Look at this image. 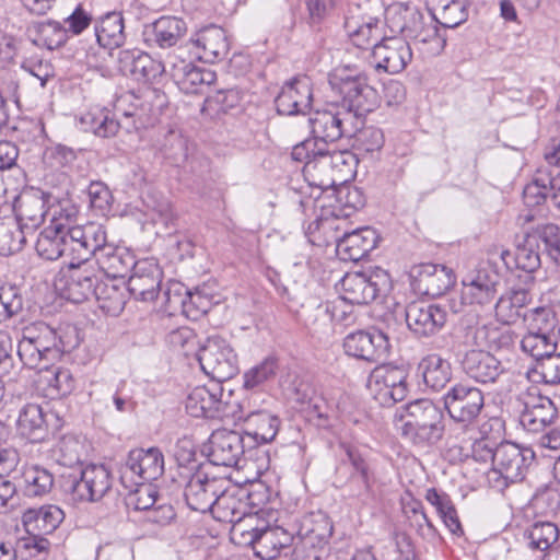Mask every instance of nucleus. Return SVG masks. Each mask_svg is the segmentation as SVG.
<instances>
[{
  "mask_svg": "<svg viewBox=\"0 0 560 560\" xmlns=\"http://www.w3.org/2000/svg\"><path fill=\"white\" fill-rule=\"evenodd\" d=\"M63 352L60 337L48 324L35 322L23 327L18 354L25 368H47L59 360Z\"/></svg>",
  "mask_w": 560,
  "mask_h": 560,
  "instance_id": "nucleus-1",
  "label": "nucleus"
},
{
  "mask_svg": "<svg viewBox=\"0 0 560 560\" xmlns=\"http://www.w3.org/2000/svg\"><path fill=\"white\" fill-rule=\"evenodd\" d=\"M408 420L401 427L402 435L419 446L434 445L443 439L444 412L430 399H416L406 405Z\"/></svg>",
  "mask_w": 560,
  "mask_h": 560,
  "instance_id": "nucleus-2",
  "label": "nucleus"
},
{
  "mask_svg": "<svg viewBox=\"0 0 560 560\" xmlns=\"http://www.w3.org/2000/svg\"><path fill=\"white\" fill-rule=\"evenodd\" d=\"M377 1H351L345 12L343 30L351 43L359 48H374L385 35L386 23L380 15Z\"/></svg>",
  "mask_w": 560,
  "mask_h": 560,
  "instance_id": "nucleus-3",
  "label": "nucleus"
},
{
  "mask_svg": "<svg viewBox=\"0 0 560 560\" xmlns=\"http://www.w3.org/2000/svg\"><path fill=\"white\" fill-rule=\"evenodd\" d=\"M535 459V452L513 442H502L497 446L494 465L487 474L491 488L503 491L510 483L522 481Z\"/></svg>",
  "mask_w": 560,
  "mask_h": 560,
  "instance_id": "nucleus-4",
  "label": "nucleus"
},
{
  "mask_svg": "<svg viewBox=\"0 0 560 560\" xmlns=\"http://www.w3.org/2000/svg\"><path fill=\"white\" fill-rule=\"evenodd\" d=\"M292 159L304 162L303 175L310 186L327 190L335 187L331 151L325 143L304 140L293 147Z\"/></svg>",
  "mask_w": 560,
  "mask_h": 560,
  "instance_id": "nucleus-5",
  "label": "nucleus"
},
{
  "mask_svg": "<svg viewBox=\"0 0 560 560\" xmlns=\"http://www.w3.org/2000/svg\"><path fill=\"white\" fill-rule=\"evenodd\" d=\"M392 289L389 273L376 267L369 272H350L340 281V296L349 304H369Z\"/></svg>",
  "mask_w": 560,
  "mask_h": 560,
  "instance_id": "nucleus-6",
  "label": "nucleus"
},
{
  "mask_svg": "<svg viewBox=\"0 0 560 560\" xmlns=\"http://www.w3.org/2000/svg\"><path fill=\"white\" fill-rule=\"evenodd\" d=\"M197 359L211 382L222 385L238 372L237 354L228 340L219 336L207 338L197 352Z\"/></svg>",
  "mask_w": 560,
  "mask_h": 560,
  "instance_id": "nucleus-7",
  "label": "nucleus"
},
{
  "mask_svg": "<svg viewBox=\"0 0 560 560\" xmlns=\"http://www.w3.org/2000/svg\"><path fill=\"white\" fill-rule=\"evenodd\" d=\"M443 405L451 420L468 430L485 407V395L476 386L456 383L443 395Z\"/></svg>",
  "mask_w": 560,
  "mask_h": 560,
  "instance_id": "nucleus-8",
  "label": "nucleus"
},
{
  "mask_svg": "<svg viewBox=\"0 0 560 560\" xmlns=\"http://www.w3.org/2000/svg\"><path fill=\"white\" fill-rule=\"evenodd\" d=\"M120 482L129 490L141 483L156 480L164 472V456L160 448L131 450L120 466Z\"/></svg>",
  "mask_w": 560,
  "mask_h": 560,
  "instance_id": "nucleus-9",
  "label": "nucleus"
},
{
  "mask_svg": "<svg viewBox=\"0 0 560 560\" xmlns=\"http://www.w3.org/2000/svg\"><path fill=\"white\" fill-rule=\"evenodd\" d=\"M100 275V270L91 262L69 261L67 267L60 269L55 284L67 300L82 303L95 293L101 281Z\"/></svg>",
  "mask_w": 560,
  "mask_h": 560,
  "instance_id": "nucleus-10",
  "label": "nucleus"
},
{
  "mask_svg": "<svg viewBox=\"0 0 560 560\" xmlns=\"http://www.w3.org/2000/svg\"><path fill=\"white\" fill-rule=\"evenodd\" d=\"M112 486L113 477L108 468L96 464L82 468L79 476L69 475L63 482L65 490L78 502H96Z\"/></svg>",
  "mask_w": 560,
  "mask_h": 560,
  "instance_id": "nucleus-11",
  "label": "nucleus"
},
{
  "mask_svg": "<svg viewBox=\"0 0 560 560\" xmlns=\"http://www.w3.org/2000/svg\"><path fill=\"white\" fill-rule=\"evenodd\" d=\"M408 373L394 365H378L370 373L366 387L383 406L402 401L408 394Z\"/></svg>",
  "mask_w": 560,
  "mask_h": 560,
  "instance_id": "nucleus-12",
  "label": "nucleus"
},
{
  "mask_svg": "<svg viewBox=\"0 0 560 560\" xmlns=\"http://www.w3.org/2000/svg\"><path fill=\"white\" fill-rule=\"evenodd\" d=\"M342 346L349 357L373 363L386 360L390 349L387 335L376 328L348 334Z\"/></svg>",
  "mask_w": 560,
  "mask_h": 560,
  "instance_id": "nucleus-13",
  "label": "nucleus"
},
{
  "mask_svg": "<svg viewBox=\"0 0 560 560\" xmlns=\"http://www.w3.org/2000/svg\"><path fill=\"white\" fill-rule=\"evenodd\" d=\"M500 273L489 262L480 264L462 279V300L466 304H490L498 291Z\"/></svg>",
  "mask_w": 560,
  "mask_h": 560,
  "instance_id": "nucleus-14",
  "label": "nucleus"
},
{
  "mask_svg": "<svg viewBox=\"0 0 560 560\" xmlns=\"http://www.w3.org/2000/svg\"><path fill=\"white\" fill-rule=\"evenodd\" d=\"M165 95L158 89L145 88L139 93L126 92L116 102V109L121 112L126 118H133V128L143 127L150 124L156 115V103L162 105Z\"/></svg>",
  "mask_w": 560,
  "mask_h": 560,
  "instance_id": "nucleus-15",
  "label": "nucleus"
},
{
  "mask_svg": "<svg viewBox=\"0 0 560 560\" xmlns=\"http://www.w3.org/2000/svg\"><path fill=\"white\" fill-rule=\"evenodd\" d=\"M331 83L338 86L343 107L347 108L343 112H351L355 119L375 108L377 92L368 83L365 77H335Z\"/></svg>",
  "mask_w": 560,
  "mask_h": 560,
  "instance_id": "nucleus-16",
  "label": "nucleus"
},
{
  "mask_svg": "<svg viewBox=\"0 0 560 560\" xmlns=\"http://www.w3.org/2000/svg\"><path fill=\"white\" fill-rule=\"evenodd\" d=\"M354 120L355 115L351 112H316L308 120L313 137L307 140H316L328 147V143L342 137H352L355 130Z\"/></svg>",
  "mask_w": 560,
  "mask_h": 560,
  "instance_id": "nucleus-17",
  "label": "nucleus"
},
{
  "mask_svg": "<svg viewBox=\"0 0 560 560\" xmlns=\"http://www.w3.org/2000/svg\"><path fill=\"white\" fill-rule=\"evenodd\" d=\"M410 279L416 293L433 299L445 294L455 283L452 269L430 262L413 266Z\"/></svg>",
  "mask_w": 560,
  "mask_h": 560,
  "instance_id": "nucleus-18",
  "label": "nucleus"
},
{
  "mask_svg": "<svg viewBox=\"0 0 560 560\" xmlns=\"http://www.w3.org/2000/svg\"><path fill=\"white\" fill-rule=\"evenodd\" d=\"M203 453L213 465L236 466L245 453V438L237 431L218 429L212 432L208 443L205 444Z\"/></svg>",
  "mask_w": 560,
  "mask_h": 560,
  "instance_id": "nucleus-19",
  "label": "nucleus"
},
{
  "mask_svg": "<svg viewBox=\"0 0 560 560\" xmlns=\"http://www.w3.org/2000/svg\"><path fill=\"white\" fill-rule=\"evenodd\" d=\"M372 59L377 71L390 74L401 72L412 59L411 48L406 39L385 35L374 45Z\"/></svg>",
  "mask_w": 560,
  "mask_h": 560,
  "instance_id": "nucleus-20",
  "label": "nucleus"
},
{
  "mask_svg": "<svg viewBox=\"0 0 560 560\" xmlns=\"http://www.w3.org/2000/svg\"><path fill=\"white\" fill-rule=\"evenodd\" d=\"M224 485H228L226 480L209 477L202 468H199L185 486L184 497L188 508L200 513L210 512L218 493L223 491Z\"/></svg>",
  "mask_w": 560,
  "mask_h": 560,
  "instance_id": "nucleus-21",
  "label": "nucleus"
},
{
  "mask_svg": "<svg viewBox=\"0 0 560 560\" xmlns=\"http://www.w3.org/2000/svg\"><path fill=\"white\" fill-rule=\"evenodd\" d=\"M67 257L74 262H90L92 254L104 242V226L90 222L84 225H67Z\"/></svg>",
  "mask_w": 560,
  "mask_h": 560,
  "instance_id": "nucleus-22",
  "label": "nucleus"
},
{
  "mask_svg": "<svg viewBox=\"0 0 560 560\" xmlns=\"http://www.w3.org/2000/svg\"><path fill=\"white\" fill-rule=\"evenodd\" d=\"M405 317L413 335L422 338L438 334L446 323L447 313L438 304L411 302L406 307Z\"/></svg>",
  "mask_w": 560,
  "mask_h": 560,
  "instance_id": "nucleus-23",
  "label": "nucleus"
},
{
  "mask_svg": "<svg viewBox=\"0 0 560 560\" xmlns=\"http://www.w3.org/2000/svg\"><path fill=\"white\" fill-rule=\"evenodd\" d=\"M162 282V270L150 259L138 260L128 279V292L136 299L144 302L153 301L159 296Z\"/></svg>",
  "mask_w": 560,
  "mask_h": 560,
  "instance_id": "nucleus-24",
  "label": "nucleus"
},
{
  "mask_svg": "<svg viewBox=\"0 0 560 560\" xmlns=\"http://www.w3.org/2000/svg\"><path fill=\"white\" fill-rule=\"evenodd\" d=\"M313 92L310 79L295 78L287 83L275 100L278 114L305 115L312 107Z\"/></svg>",
  "mask_w": 560,
  "mask_h": 560,
  "instance_id": "nucleus-25",
  "label": "nucleus"
},
{
  "mask_svg": "<svg viewBox=\"0 0 560 560\" xmlns=\"http://www.w3.org/2000/svg\"><path fill=\"white\" fill-rule=\"evenodd\" d=\"M50 199V195L39 189L20 194L14 201V219L33 234L44 222L45 215L48 214L47 206Z\"/></svg>",
  "mask_w": 560,
  "mask_h": 560,
  "instance_id": "nucleus-26",
  "label": "nucleus"
},
{
  "mask_svg": "<svg viewBox=\"0 0 560 560\" xmlns=\"http://www.w3.org/2000/svg\"><path fill=\"white\" fill-rule=\"evenodd\" d=\"M558 417V409L547 396L528 394L524 409L520 415V424L528 433L538 434L546 431Z\"/></svg>",
  "mask_w": 560,
  "mask_h": 560,
  "instance_id": "nucleus-27",
  "label": "nucleus"
},
{
  "mask_svg": "<svg viewBox=\"0 0 560 560\" xmlns=\"http://www.w3.org/2000/svg\"><path fill=\"white\" fill-rule=\"evenodd\" d=\"M228 404L224 399V389L218 382L197 386L186 398V411L195 418H214L221 405Z\"/></svg>",
  "mask_w": 560,
  "mask_h": 560,
  "instance_id": "nucleus-28",
  "label": "nucleus"
},
{
  "mask_svg": "<svg viewBox=\"0 0 560 560\" xmlns=\"http://www.w3.org/2000/svg\"><path fill=\"white\" fill-rule=\"evenodd\" d=\"M119 70L138 81H151L163 74L164 65L138 49H125L118 54Z\"/></svg>",
  "mask_w": 560,
  "mask_h": 560,
  "instance_id": "nucleus-29",
  "label": "nucleus"
},
{
  "mask_svg": "<svg viewBox=\"0 0 560 560\" xmlns=\"http://www.w3.org/2000/svg\"><path fill=\"white\" fill-rule=\"evenodd\" d=\"M378 236L372 228H362L336 238V250L342 260L359 261L377 245Z\"/></svg>",
  "mask_w": 560,
  "mask_h": 560,
  "instance_id": "nucleus-30",
  "label": "nucleus"
},
{
  "mask_svg": "<svg viewBox=\"0 0 560 560\" xmlns=\"http://www.w3.org/2000/svg\"><path fill=\"white\" fill-rule=\"evenodd\" d=\"M189 42L195 48L196 57L205 62L213 63L225 57L229 51L224 30L215 25L198 31Z\"/></svg>",
  "mask_w": 560,
  "mask_h": 560,
  "instance_id": "nucleus-31",
  "label": "nucleus"
},
{
  "mask_svg": "<svg viewBox=\"0 0 560 560\" xmlns=\"http://www.w3.org/2000/svg\"><path fill=\"white\" fill-rule=\"evenodd\" d=\"M171 74L179 90L186 94L201 93L203 88L211 85L217 79L212 70L197 67L186 60L174 62Z\"/></svg>",
  "mask_w": 560,
  "mask_h": 560,
  "instance_id": "nucleus-32",
  "label": "nucleus"
},
{
  "mask_svg": "<svg viewBox=\"0 0 560 560\" xmlns=\"http://www.w3.org/2000/svg\"><path fill=\"white\" fill-rule=\"evenodd\" d=\"M464 372L479 383H494L504 372L502 363L489 351L470 350L462 361Z\"/></svg>",
  "mask_w": 560,
  "mask_h": 560,
  "instance_id": "nucleus-33",
  "label": "nucleus"
},
{
  "mask_svg": "<svg viewBox=\"0 0 560 560\" xmlns=\"http://www.w3.org/2000/svg\"><path fill=\"white\" fill-rule=\"evenodd\" d=\"M331 535L332 524L325 515L305 518L299 530L300 546L295 548L296 555L307 549L312 550L308 556L318 555L328 545Z\"/></svg>",
  "mask_w": 560,
  "mask_h": 560,
  "instance_id": "nucleus-34",
  "label": "nucleus"
},
{
  "mask_svg": "<svg viewBox=\"0 0 560 560\" xmlns=\"http://www.w3.org/2000/svg\"><path fill=\"white\" fill-rule=\"evenodd\" d=\"M423 21L420 10L408 3H397L386 11L385 23L393 35L400 34L404 39L417 36Z\"/></svg>",
  "mask_w": 560,
  "mask_h": 560,
  "instance_id": "nucleus-35",
  "label": "nucleus"
},
{
  "mask_svg": "<svg viewBox=\"0 0 560 560\" xmlns=\"http://www.w3.org/2000/svg\"><path fill=\"white\" fill-rule=\"evenodd\" d=\"M247 498L243 489L235 487L223 486V491L219 492L215 498V503L210 513L212 516L222 523L240 521L247 513L248 504L245 501Z\"/></svg>",
  "mask_w": 560,
  "mask_h": 560,
  "instance_id": "nucleus-36",
  "label": "nucleus"
},
{
  "mask_svg": "<svg viewBox=\"0 0 560 560\" xmlns=\"http://www.w3.org/2000/svg\"><path fill=\"white\" fill-rule=\"evenodd\" d=\"M97 44L105 49H116L126 42L125 20L120 11H109L94 20Z\"/></svg>",
  "mask_w": 560,
  "mask_h": 560,
  "instance_id": "nucleus-37",
  "label": "nucleus"
},
{
  "mask_svg": "<svg viewBox=\"0 0 560 560\" xmlns=\"http://www.w3.org/2000/svg\"><path fill=\"white\" fill-rule=\"evenodd\" d=\"M280 419L265 410L253 411L244 418V433L253 444H266L275 440Z\"/></svg>",
  "mask_w": 560,
  "mask_h": 560,
  "instance_id": "nucleus-38",
  "label": "nucleus"
},
{
  "mask_svg": "<svg viewBox=\"0 0 560 560\" xmlns=\"http://www.w3.org/2000/svg\"><path fill=\"white\" fill-rule=\"evenodd\" d=\"M16 427L19 434L32 443L43 442L49 433L46 416L37 404H27L21 409Z\"/></svg>",
  "mask_w": 560,
  "mask_h": 560,
  "instance_id": "nucleus-39",
  "label": "nucleus"
},
{
  "mask_svg": "<svg viewBox=\"0 0 560 560\" xmlns=\"http://www.w3.org/2000/svg\"><path fill=\"white\" fill-rule=\"evenodd\" d=\"M532 294L524 288H513L506 291L494 305L497 318L506 325L524 319V310L530 303Z\"/></svg>",
  "mask_w": 560,
  "mask_h": 560,
  "instance_id": "nucleus-40",
  "label": "nucleus"
},
{
  "mask_svg": "<svg viewBox=\"0 0 560 560\" xmlns=\"http://www.w3.org/2000/svg\"><path fill=\"white\" fill-rule=\"evenodd\" d=\"M293 540L292 535L280 526H265L253 545L255 556L262 560L276 559L282 549L288 548Z\"/></svg>",
  "mask_w": 560,
  "mask_h": 560,
  "instance_id": "nucleus-41",
  "label": "nucleus"
},
{
  "mask_svg": "<svg viewBox=\"0 0 560 560\" xmlns=\"http://www.w3.org/2000/svg\"><path fill=\"white\" fill-rule=\"evenodd\" d=\"M67 225L65 223L50 224L38 235L36 252L39 257L46 260H56L67 257Z\"/></svg>",
  "mask_w": 560,
  "mask_h": 560,
  "instance_id": "nucleus-42",
  "label": "nucleus"
},
{
  "mask_svg": "<svg viewBox=\"0 0 560 560\" xmlns=\"http://www.w3.org/2000/svg\"><path fill=\"white\" fill-rule=\"evenodd\" d=\"M149 30V40L165 49L175 46L185 36L187 24L180 18L164 15L155 20Z\"/></svg>",
  "mask_w": 560,
  "mask_h": 560,
  "instance_id": "nucleus-43",
  "label": "nucleus"
},
{
  "mask_svg": "<svg viewBox=\"0 0 560 560\" xmlns=\"http://www.w3.org/2000/svg\"><path fill=\"white\" fill-rule=\"evenodd\" d=\"M540 255L541 252L525 235L523 242L516 246L515 253L509 249L500 252V258L508 269L515 267L528 273L535 272L540 267Z\"/></svg>",
  "mask_w": 560,
  "mask_h": 560,
  "instance_id": "nucleus-44",
  "label": "nucleus"
},
{
  "mask_svg": "<svg viewBox=\"0 0 560 560\" xmlns=\"http://www.w3.org/2000/svg\"><path fill=\"white\" fill-rule=\"evenodd\" d=\"M524 235L557 265L560 266V225L541 223L529 228Z\"/></svg>",
  "mask_w": 560,
  "mask_h": 560,
  "instance_id": "nucleus-45",
  "label": "nucleus"
},
{
  "mask_svg": "<svg viewBox=\"0 0 560 560\" xmlns=\"http://www.w3.org/2000/svg\"><path fill=\"white\" fill-rule=\"evenodd\" d=\"M425 385L433 390H440L446 386L452 377L451 364L436 353L428 354L419 363Z\"/></svg>",
  "mask_w": 560,
  "mask_h": 560,
  "instance_id": "nucleus-46",
  "label": "nucleus"
},
{
  "mask_svg": "<svg viewBox=\"0 0 560 560\" xmlns=\"http://www.w3.org/2000/svg\"><path fill=\"white\" fill-rule=\"evenodd\" d=\"M65 513L57 505H43L38 509H28L23 514L25 526H32L34 530L43 534L52 533L63 521Z\"/></svg>",
  "mask_w": 560,
  "mask_h": 560,
  "instance_id": "nucleus-47",
  "label": "nucleus"
},
{
  "mask_svg": "<svg viewBox=\"0 0 560 560\" xmlns=\"http://www.w3.org/2000/svg\"><path fill=\"white\" fill-rule=\"evenodd\" d=\"M100 308L110 316H118L126 305L125 289L113 280H102L93 294Z\"/></svg>",
  "mask_w": 560,
  "mask_h": 560,
  "instance_id": "nucleus-48",
  "label": "nucleus"
},
{
  "mask_svg": "<svg viewBox=\"0 0 560 560\" xmlns=\"http://www.w3.org/2000/svg\"><path fill=\"white\" fill-rule=\"evenodd\" d=\"M30 32L35 33L33 43L36 46H43L49 50L61 47L68 40L66 27L54 20L36 22L32 25Z\"/></svg>",
  "mask_w": 560,
  "mask_h": 560,
  "instance_id": "nucleus-49",
  "label": "nucleus"
},
{
  "mask_svg": "<svg viewBox=\"0 0 560 560\" xmlns=\"http://www.w3.org/2000/svg\"><path fill=\"white\" fill-rule=\"evenodd\" d=\"M559 335L560 328H558V334L551 335L527 331L521 340V348L540 363L556 352Z\"/></svg>",
  "mask_w": 560,
  "mask_h": 560,
  "instance_id": "nucleus-50",
  "label": "nucleus"
},
{
  "mask_svg": "<svg viewBox=\"0 0 560 560\" xmlns=\"http://www.w3.org/2000/svg\"><path fill=\"white\" fill-rule=\"evenodd\" d=\"M31 234L14 218L0 221V253L10 255L22 250Z\"/></svg>",
  "mask_w": 560,
  "mask_h": 560,
  "instance_id": "nucleus-51",
  "label": "nucleus"
},
{
  "mask_svg": "<svg viewBox=\"0 0 560 560\" xmlns=\"http://www.w3.org/2000/svg\"><path fill=\"white\" fill-rule=\"evenodd\" d=\"M40 382H46L51 393L58 396H68L75 388V378L71 371L62 366H54V363L47 368L38 369Z\"/></svg>",
  "mask_w": 560,
  "mask_h": 560,
  "instance_id": "nucleus-52",
  "label": "nucleus"
},
{
  "mask_svg": "<svg viewBox=\"0 0 560 560\" xmlns=\"http://www.w3.org/2000/svg\"><path fill=\"white\" fill-rule=\"evenodd\" d=\"M551 173L549 167H540L537 171L535 179L525 186L523 190V200L527 207H535L550 201L551 195Z\"/></svg>",
  "mask_w": 560,
  "mask_h": 560,
  "instance_id": "nucleus-53",
  "label": "nucleus"
},
{
  "mask_svg": "<svg viewBox=\"0 0 560 560\" xmlns=\"http://www.w3.org/2000/svg\"><path fill=\"white\" fill-rule=\"evenodd\" d=\"M376 476L374 470H365L361 474L349 472L345 481V489L349 498L358 499L366 503L375 499L374 483Z\"/></svg>",
  "mask_w": 560,
  "mask_h": 560,
  "instance_id": "nucleus-54",
  "label": "nucleus"
},
{
  "mask_svg": "<svg viewBox=\"0 0 560 560\" xmlns=\"http://www.w3.org/2000/svg\"><path fill=\"white\" fill-rule=\"evenodd\" d=\"M524 322L527 325V331L540 334H558V318L553 308L549 306H539L524 313Z\"/></svg>",
  "mask_w": 560,
  "mask_h": 560,
  "instance_id": "nucleus-55",
  "label": "nucleus"
},
{
  "mask_svg": "<svg viewBox=\"0 0 560 560\" xmlns=\"http://www.w3.org/2000/svg\"><path fill=\"white\" fill-rule=\"evenodd\" d=\"M24 493L27 497H43L50 492L54 486L52 475L45 468L33 466L23 474Z\"/></svg>",
  "mask_w": 560,
  "mask_h": 560,
  "instance_id": "nucleus-56",
  "label": "nucleus"
},
{
  "mask_svg": "<svg viewBox=\"0 0 560 560\" xmlns=\"http://www.w3.org/2000/svg\"><path fill=\"white\" fill-rule=\"evenodd\" d=\"M335 187L343 186L354 178L358 166V159L354 153L349 150L331 151Z\"/></svg>",
  "mask_w": 560,
  "mask_h": 560,
  "instance_id": "nucleus-57",
  "label": "nucleus"
},
{
  "mask_svg": "<svg viewBox=\"0 0 560 560\" xmlns=\"http://www.w3.org/2000/svg\"><path fill=\"white\" fill-rule=\"evenodd\" d=\"M82 124L86 125V130L95 136L109 138L116 136L120 128V122L115 119L109 112L100 110L98 113H86L81 118Z\"/></svg>",
  "mask_w": 560,
  "mask_h": 560,
  "instance_id": "nucleus-58",
  "label": "nucleus"
},
{
  "mask_svg": "<svg viewBox=\"0 0 560 560\" xmlns=\"http://www.w3.org/2000/svg\"><path fill=\"white\" fill-rule=\"evenodd\" d=\"M256 516L250 513H246L240 521L232 522L230 530L232 541L253 548L261 529L256 526Z\"/></svg>",
  "mask_w": 560,
  "mask_h": 560,
  "instance_id": "nucleus-59",
  "label": "nucleus"
},
{
  "mask_svg": "<svg viewBox=\"0 0 560 560\" xmlns=\"http://www.w3.org/2000/svg\"><path fill=\"white\" fill-rule=\"evenodd\" d=\"M468 19L467 0H451L442 7L434 20L447 28H454Z\"/></svg>",
  "mask_w": 560,
  "mask_h": 560,
  "instance_id": "nucleus-60",
  "label": "nucleus"
},
{
  "mask_svg": "<svg viewBox=\"0 0 560 560\" xmlns=\"http://www.w3.org/2000/svg\"><path fill=\"white\" fill-rule=\"evenodd\" d=\"M558 538V527L550 522H537L528 532L529 546L540 551L549 549Z\"/></svg>",
  "mask_w": 560,
  "mask_h": 560,
  "instance_id": "nucleus-61",
  "label": "nucleus"
},
{
  "mask_svg": "<svg viewBox=\"0 0 560 560\" xmlns=\"http://www.w3.org/2000/svg\"><path fill=\"white\" fill-rule=\"evenodd\" d=\"M23 301L21 289L16 285L0 287V322H4L21 312Z\"/></svg>",
  "mask_w": 560,
  "mask_h": 560,
  "instance_id": "nucleus-62",
  "label": "nucleus"
},
{
  "mask_svg": "<svg viewBox=\"0 0 560 560\" xmlns=\"http://www.w3.org/2000/svg\"><path fill=\"white\" fill-rule=\"evenodd\" d=\"M277 361L273 358H266L259 364L250 368L244 373V387L246 389H253L276 375Z\"/></svg>",
  "mask_w": 560,
  "mask_h": 560,
  "instance_id": "nucleus-63",
  "label": "nucleus"
},
{
  "mask_svg": "<svg viewBox=\"0 0 560 560\" xmlns=\"http://www.w3.org/2000/svg\"><path fill=\"white\" fill-rule=\"evenodd\" d=\"M212 302L203 288L187 289L185 307L183 314L188 317L197 318L200 314H206L211 308Z\"/></svg>",
  "mask_w": 560,
  "mask_h": 560,
  "instance_id": "nucleus-64",
  "label": "nucleus"
}]
</instances>
